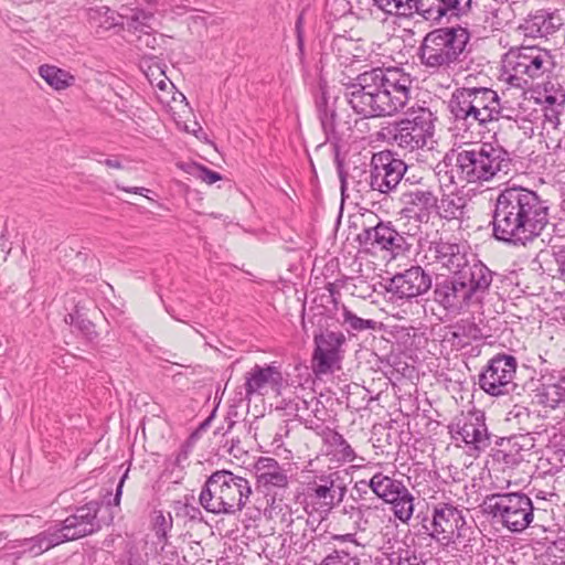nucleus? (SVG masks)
Returning <instances> with one entry per match:
<instances>
[{"instance_id": "nucleus-54", "label": "nucleus", "mask_w": 565, "mask_h": 565, "mask_svg": "<svg viewBox=\"0 0 565 565\" xmlns=\"http://www.w3.org/2000/svg\"><path fill=\"white\" fill-rule=\"evenodd\" d=\"M392 11L386 12L387 14H395L404 18H412L417 14V11H413L411 2H404V0H391Z\"/></svg>"}, {"instance_id": "nucleus-49", "label": "nucleus", "mask_w": 565, "mask_h": 565, "mask_svg": "<svg viewBox=\"0 0 565 565\" xmlns=\"http://www.w3.org/2000/svg\"><path fill=\"white\" fill-rule=\"evenodd\" d=\"M455 337H465L469 341H478L486 338L483 329L480 328L472 319H462L455 326Z\"/></svg>"}, {"instance_id": "nucleus-62", "label": "nucleus", "mask_w": 565, "mask_h": 565, "mask_svg": "<svg viewBox=\"0 0 565 565\" xmlns=\"http://www.w3.org/2000/svg\"><path fill=\"white\" fill-rule=\"evenodd\" d=\"M127 476H128V470H126V472L122 475V477L120 478V480L117 484L116 493H115L114 501H113L114 505H119V503H120V498L122 494V487H124Z\"/></svg>"}, {"instance_id": "nucleus-10", "label": "nucleus", "mask_w": 565, "mask_h": 565, "mask_svg": "<svg viewBox=\"0 0 565 565\" xmlns=\"http://www.w3.org/2000/svg\"><path fill=\"white\" fill-rule=\"evenodd\" d=\"M406 116L388 124L383 130L391 143L414 151L426 147L429 138L434 136L437 117L425 106L416 105L408 108Z\"/></svg>"}, {"instance_id": "nucleus-4", "label": "nucleus", "mask_w": 565, "mask_h": 565, "mask_svg": "<svg viewBox=\"0 0 565 565\" xmlns=\"http://www.w3.org/2000/svg\"><path fill=\"white\" fill-rule=\"evenodd\" d=\"M455 177L467 184L482 185L486 182L507 177L515 166L512 153L498 142H482L460 149L455 154Z\"/></svg>"}, {"instance_id": "nucleus-12", "label": "nucleus", "mask_w": 565, "mask_h": 565, "mask_svg": "<svg viewBox=\"0 0 565 565\" xmlns=\"http://www.w3.org/2000/svg\"><path fill=\"white\" fill-rule=\"evenodd\" d=\"M370 167V184H373V192L383 198L399 191L403 178L408 171L407 163L392 150L373 153Z\"/></svg>"}, {"instance_id": "nucleus-17", "label": "nucleus", "mask_w": 565, "mask_h": 565, "mask_svg": "<svg viewBox=\"0 0 565 565\" xmlns=\"http://www.w3.org/2000/svg\"><path fill=\"white\" fill-rule=\"evenodd\" d=\"M315 349L312 352V367L316 374L332 373L340 369L344 356L343 347L348 338L343 331L328 330L313 334Z\"/></svg>"}, {"instance_id": "nucleus-63", "label": "nucleus", "mask_w": 565, "mask_h": 565, "mask_svg": "<svg viewBox=\"0 0 565 565\" xmlns=\"http://www.w3.org/2000/svg\"><path fill=\"white\" fill-rule=\"evenodd\" d=\"M354 490L358 491L359 495L363 499V494H367L370 490V480H360L354 484Z\"/></svg>"}, {"instance_id": "nucleus-57", "label": "nucleus", "mask_w": 565, "mask_h": 565, "mask_svg": "<svg viewBox=\"0 0 565 565\" xmlns=\"http://www.w3.org/2000/svg\"><path fill=\"white\" fill-rule=\"evenodd\" d=\"M564 107H553L546 105L545 107V119L550 121L554 127L559 125V115L562 114Z\"/></svg>"}, {"instance_id": "nucleus-24", "label": "nucleus", "mask_w": 565, "mask_h": 565, "mask_svg": "<svg viewBox=\"0 0 565 565\" xmlns=\"http://www.w3.org/2000/svg\"><path fill=\"white\" fill-rule=\"evenodd\" d=\"M434 301L447 312L459 313L468 308L471 302L467 300L465 285H461L457 275L436 278L433 289Z\"/></svg>"}, {"instance_id": "nucleus-9", "label": "nucleus", "mask_w": 565, "mask_h": 565, "mask_svg": "<svg viewBox=\"0 0 565 565\" xmlns=\"http://www.w3.org/2000/svg\"><path fill=\"white\" fill-rule=\"evenodd\" d=\"M416 519L423 523L424 533L441 546H467L473 530L468 525L462 511L451 503L439 502L431 507V515L418 513Z\"/></svg>"}, {"instance_id": "nucleus-36", "label": "nucleus", "mask_w": 565, "mask_h": 565, "mask_svg": "<svg viewBox=\"0 0 565 565\" xmlns=\"http://www.w3.org/2000/svg\"><path fill=\"white\" fill-rule=\"evenodd\" d=\"M334 313L321 311L309 308L306 311V307L302 308L301 327L303 332L309 337V330L312 329V335L330 330L329 321L334 318Z\"/></svg>"}, {"instance_id": "nucleus-52", "label": "nucleus", "mask_w": 565, "mask_h": 565, "mask_svg": "<svg viewBox=\"0 0 565 565\" xmlns=\"http://www.w3.org/2000/svg\"><path fill=\"white\" fill-rule=\"evenodd\" d=\"M172 516L170 513L167 515L159 511L154 516L153 530L159 541L167 542V534L172 529Z\"/></svg>"}, {"instance_id": "nucleus-14", "label": "nucleus", "mask_w": 565, "mask_h": 565, "mask_svg": "<svg viewBox=\"0 0 565 565\" xmlns=\"http://www.w3.org/2000/svg\"><path fill=\"white\" fill-rule=\"evenodd\" d=\"M448 433L454 440H458L466 444L469 450L477 452L486 450L492 444L494 435L489 433L486 425V413L481 409L473 408L467 414H462L461 417L455 418L448 425Z\"/></svg>"}, {"instance_id": "nucleus-2", "label": "nucleus", "mask_w": 565, "mask_h": 565, "mask_svg": "<svg viewBox=\"0 0 565 565\" xmlns=\"http://www.w3.org/2000/svg\"><path fill=\"white\" fill-rule=\"evenodd\" d=\"M550 222V205L536 191L512 185L500 190L491 212L492 237L512 247H526Z\"/></svg>"}, {"instance_id": "nucleus-61", "label": "nucleus", "mask_w": 565, "mask_h": 565, "mask_svg": "<svg viewBox=\"0 0 565 565\" xmlns=\"http://www.w3.org/2000/svg\"><path fill=\"white\" fill-rule=\"evenodd\" d=\"M302 20V14H300L296 21L297 42L300 51L303 49Z\"/></svg>"}, {"instance_id": "nucleus-29", "label": "nucleus", "mask_w": 565, "mask_h": 565, "mask_svg": "<svg viewBox=\"0 0 565 565\" xmlns=\"http://www.w3.org/2000/svg\"><path fill=\"white\" fill-rule=\"evenodd\" d=\"M476 6L483 13L484 28L502 30L513 22L514 10L507 0H476Z\"/></svg>"}, {"instance_id": "nucleus-44", "label": "nucleus", "mask_w": 565, "mask_h": 565, "mask_svg": "<svg viewBox=\"0 0 565 565\" xmlns=\"http://www.w3.org/2000/svg\"><path fill=\"white\" fill-rule=\"evenodd\" d=\"M326 290L327 292L318 294L315 296L312 306L309 308L337 315L340 308V302L338 299L340 292L337 290L334 284L332 282L327 284Z\"/></svg>"}, {"instance_id": "nucleus-43", "label": "nucleus", "mask_w": 565, "mask_h": 565, "mask_svg": "<svg viewBox=\"0 0 565 565\" xmlns=\"http://www.w3.org/2000/svg\"><path fill=\"white\" fill-rule=\"evenodd\" d=\"M539 417L530 408L515 404L507 414V422L519 428L521 433H531L534 426V420Z\"/></svg>"}, {"instance_id": "nucleus-18", "label": "nucleus", "mask_w": 565, "mask_h": 565, "mask_svg": "<svg viewBox=\"0 0 565 565\" xmlns=\"http://www.w3.org/2000/svg\"><path fill=\"white\" fill-rule=\"evenodd\" d=\"M256 490L265 495L267 502L275 503L277 497H282L289 486L286 469L270 457H259L254 463Z\"/></svg>"}, {"instance_id": "nucleus-8", "label": "nucleus", "mask_w": 565, "mask_h": 565, "mask_svg": "<svg viewBox=\"0 0 565 565\" xmlns=\"http://www.w3.org/2000/svg\"><path fill=\"white\" fill-rule=\"evenodd\" d=\"M502 63L507 82L520 88L527 87L530 79L548 75L556 66L551 51L536 45L510 49Z\"/></svg>"}, {"instance_id": "nucleus-16", "label": "nucleus", "mask_w": 565, "mask_h": 565, "mask_svg": "<svg viewBox=\"0 0 565 565\" xmlns=\"http://www.w3.org/2000/svg\"><path fill=\"white\" fill-rule=\"evenodd\" d=\"M431 287V275L419 265L396 273L385 284V290L392 301H412L427 294Z\"/></svg>"}, {"instance_id": "nucleus-1", "label": "nucleus", "mask_w": 565, "mask_h": 565, "mask_svg": "<svg viewBox=\"0 0 565 565\" xmlns=\"http://www.w3.org/2000/svg\"><path fill=\"white\" fill-rule=\"evenodd\" d=\"M352 110L364 119L393 117L411 99L413 78L404 68L373 67L340 79Z\"/></svg>"}, {"instance_id": "nucleus-37", "label": "nucleus", "mask_w": 565, "mask_h": 565, "mask_svg": "<svg viewBox=\"0 0 565 565\" xmlns=\"http://www.w3.org/2000/svg\"><path fill=\"white\" fill-rule=\"evenodd\" d=\"M308 531L312 532L313 530H308L307 519H303L302 516L292 519V514L289 513V520L286 525L285 533L289 536L290 545L295 546V548L300 552H305L310 542V540L307 537Z\"/></svg>"}, {"instance_id": "nucleus-22", "label": "nucleus", "mask_w": 565, "mask_h": 565, "mask_svg": "<svg viewBox=\"0 0 565 565\" xmlns=\"http://www.w3.org/2000/svg\"><path fill=\"white\" fill-rule=\"evenodd\" d=\"M411 2L426 21L439 22L444 17L461 18L471 11L472 0H404Z\"/></svg>"}, {"instance_id": "nucleus-31", "label": "nucleus", "mask_w": 565, "mask_h": 565, "mask_svg": "<svg viewBox=\"0 0 565 565\" xmlns=\"http://www.w3.org/2000/svg\"><path fill=\"white\" fill-rule=\"evenodd\" d=\"M561 24L559 17L545 10H539L525 20L522 29L525 35L543 38L554 33Z\"/></svg>"}, {"instance_id": "nucleus-35", "label": "nucleus", "mask_w": 565, "mask_h": 565, "mask_svg": "<svg viewBox=\"0 0 565 565\" xmlns=\"http://www.w3.org/2000/svg\"><path fill=\"white\" fill-rule=\"evenodd\" d=\"M342 310V319L338 320L340 324L344 328L348 339L353 337H358L359 333L367 331V330H376L377 321L373 319H364L356 316L352 310H350L345 305H341Z\"/></svg>"}, {"instance_id": "nucleus-33", "label": "nucleus", "mask_w": 565, "mask_h": 565, "mask_svg": "<svg viewBox=\"0 0 565 565\" xmlns=\"http://www.w3.org/2000/svg\"><path fill=\"white\" fill-rule=\"evenodd\" d=\"M322 444L326 449V456H328L332 461L342 465L352 462L356 459V452L352 446L343 435L335 429L329 434L328 438H326Z\"/></svg>"}, {"instance_id": "nucleus-64", "label": "nucleus", "mask_w": 565, "mask_h": 565, "mask_svg": "<svg viewBox=\"0 0 565 565\" xmlns=\"http://www.w3.org/2000/svg\"><path fill=\"white\" fill-rule=\"evenodd\" d=\"M188 457H189V448L186 445H183L175 457V465L179 466L182 461L186 460Z\"/></svg>"}, {"instance_id": "nucleus-32", "label": "nucleus", "mask_w": 565, "mask_h": 565, "mask_svg": "<svg viewBox=\"0 0 565 565\" xmlns=\"http://www.w3.org/2000/svg\"><path fill=\"white\" fill-rule=\"evenodd\" d=\"M57 545L58 541L49 526L34 536L13 541L10 548L21 547L29 557H36Z\"/></svg>"}, {"instance_id": "nucleus-55", "label": "nucleus", "mask_w": 565, "mask_h": 565, "mask_svg": "<svg viewBox=\"0 0 565 565\" xmlns=\"http://www.w3.org/2000/svg\"><path fill=\"white\" fill-rule=\"evenodd\" d=\"M306 428L313 430L319 437H321L322 443L328 438L329 434L333 430V428L326 426L323 423H317L315 420H306Z\"/></svg>"}, {"instance_id": "nucleus-20", "label": "nucleus", "mask_w": 565, "mask_h": 565, "mask_svg": "<svg viewBox=\"0 0 565 565\" xmlns=\"http://www.w3.org/2000/svg\"><path fill=\"white\" fill-rule=\"evenodd\" d=\"M467 244L454 236H438L428 244L426 258L456 274L470 258Z\"/></svg>"}, {"instance_id": "nucleus-42", "label": "nucleus", "mask_w": 565, "mask_h": 565, "mask_svg": "<svg viewBox=\"0 0 565 565\" xmlns=\"http://www.w3.org/2000/svg\"><path fill=\"white\" fill-rule=\"evenodd\" d=\"M537 94V99L545 105L553 107L565 106V87L556 79L544 82Z\"/></svg>"}, {"instance_id": "nucleus-38", "label": "nucleus", "mask_w": 565, "mask_h": 565, "mask_svg": "<svg viewBox=\"0 0 565 565\" xmlns=\"http://www.w3.org/2000/svg\"><path fill=\"white\" fill-rule=\"evenodd\" d=\"M39 75L56 90L66 89L75 82V77L70 72L50 64L41 65Z\"/></svg>"}, {"instance_id": "nucleus-58", "label": "nucleus", "mask_w": 565, "mask_h": 565, "mask_svg": "<svg viewBox=\"0 0 565 565\" xmlns=\"http://www.w3.org/2000/svg\"><path fill=\"white\" fill-rule=\"evenodd\" d=\"M555 262L557 264L558 277L565 281V249L554 253Z\"/></svg>"}, {"instance_id": "nucleus-40", "label": "nucleus", "mask_w": 565, "mask_h": 565, "mask_svg": "<svg viewBox=\"0 0 565 565\" xmlns=\"http://www.w3.org/2000/svg\"><path fill=\"white\" fill-rule=\"evenodd\" d=\"M392 498L393 501L387 503L392 505L394 516L402 523H407L414 513V495L405 486Z\"/></svg>"}, {"instance_id": "nucleus-30", "label": "nucleus", "mask_w": 565, "mask_h": 565, "mask_svg": "<svg viewBox=\"0 0 565 565\" xmlns=\"http://www.w3.org/2000/svg\"><path fill=\"white\" fill-rule=\"evenodd\" d=\"M385 550L383 554L386 556L387 565H426L428 562L425 553L417 552L405 541H396Z\"/></svg>"}, {"instance_id": "nucleus-47", "label": "nucleus", "mask_w": 565, "mask_h": 565, "mask_svg": "<svg viewBox=\"0 0 565 565\" xmlns=\"http://www.w3.org/2000/svg\"><path fill=\"white\" fill-rule=\"evenodd\" d=\"M320 565H361V559L348 550L334 548L322 558Z\"/></svg>"}, {"instance_id": "nucleus-7", "label": "nucleus", "mask_w": 565, "mask_h": 565, "mask_svg": "<svg viewBox=\"0 0 565 565\" xmlns=\"http://www.w3.org/2000/svg\"><path fill=\"white\" fill-rule=\"evenodd\" d=\"M480 509L512 533H522L534 520V503L522 491H498L483 498Z\"/></svg>"}, {"instance_id": "nucleus-53", "label": "nucleus", "mask_w": 565, "mask_h": 565, "mask_svg": "<svg viewBox=\"0 0 565 565\" xmlns=\"http://www.w3.org/2000/svg\"><path fill=\"white\" fill-rule=\"evenodd\" d=\"M177 516L192 522L203 521V514L200 508L190 503H183L177 508Z\"/></svg>"}, {"instance_id": "nucleus-59", "label": "nucleus", "mask_w": 565, "mask_h": 565, "mask_svg": "<svg viewBox=\"0 0 565 565\" xmlns=\"http://www.w3.org/2000/svg\"><path fill=\"white\" fill-rule=\"evenodd\" d=\"M422 180H423V178L415 179L414 175L413 177L408 175V171H407L403 178L401 185H399L401 192L405 189H414L416 186H419L422 184Z\"/></svg>"}, {"instance_id": "nucleus-46", "label": "nucleus", "mask_w": 565, "mask_h": 565, "mask_svg": "<svg viewBox=\"0 0 565 565\" xmlns=\"http://www.w3.org/2000/svg\"><path fill=\"white\" fill-rule=\"evenodd\" d=\"M87 18L93 26L110 30L117 25L116 12L106 6H97L87 10Z\"/></svg>"}, {"instance_id": "nucleus-23", "label": "nucleus", "mask_w": 565, "mask_h": 565, "mask_svg": "<svg viewBox=\"0 0 565 565\" xmlns=\"http://www.w3.org/2000/svg\"><path fill=\"white\" fill-rule=\"evenodd\" d=\"M284 377L278 366L273 364H255L245 374L244 393L239 392L238 401H250L255 394H263L262 391L269 386L273 391L279 392L282 387Z\"/></svg>"}, {"instance_id": "nucleus-28", "label": "nucleus", "mask_w": 565, "mask_h": 565, "mask_svg": "<svg viewBox=\"0 0 565 565\" xmlns=\"http://www.w3.org/2000/svg\"><path fill=\"white\" fill-rule=\"evenodd\" d=\"M334 163L340 180V189L342 194L348 189L349 182L360 193L373 192V184H370L371 167L354 166L350 171L344 169V159L340 156V147H335Z\"/></svg>"}, {"instance_id": "nucleus-6", "label": "nucleus", "mask_w": 565, "mask_h": 565, "mask_svg": "<svg viewBox=\"0 0 565 565\" xmlns=\"http://www.w3.org/2000/svg\"><path fill=\"white\" fill-rule=\"evenodd\" d=\"M252 493L247 479L222 469L206 478L199 502L209 513L234 515L247 505Z\"/></svg>"}, {"instance_id": "nucleus-25", "label": "nucleus", "mask_w": 565, "mask_h": 565, "mask_svg": "<svg viewBox=\"0 0 565 565\" xmlns=\"http://www.w3.org/2000/svg\"><path fill=\"white\" fill-rule=\"evenodd\" d=\"M317 70L319 71L318 87L320 90V96L316 100L317 113L326 139L332 143L333 151L335 152V147H339L341 140V135L337 130L338 115L335 109L328 104V82L322 74L323 67L317 66Z\"/></svg>"}, {"instance_id": "nucleus-27", "label": "nucleus", "mask_w": 565, "mask_h": 565, "mask_svg": "<svg viewBox=\"0 0 565 565\" xmlns=\"http://www.w3.org/2000/svg\"><path fill=\"white\" fill-rule=\"evenodd\" d=\"M347 493V487H307L305 493V510L311 509V512L328 514L337 504L341 503Z\"/></svg>"}, {"instance_id": "nucleus-60", "label": "nucleus", "mask_w": 565, "mask_h": 565, "mask_svg": "<svg viewBox=\"0 0 565 565\" xmlns=\"http://www.w3.org/2000/svg\"><path fill=\"white\" fill-rule=\"evenodd\" d=\"M536 500L544 501L545 503H553L554 500L558 499L555 492L537 491L535 494Z\"/></svg>"}, {"instance_id": "nucleus-45", "label": "nucleus", "mask_w": 565, "mask_h": 565, "mask_svg": "<svg viewBox=\"0 0 565 565\" xmlns=\"http://www.w3.org/2000/svg\"><path fill=\"white\" fill-rule=\"evenodd\" d=\"M531 397L533 404L546 408L554 409L561 404L559 396H556V391L547 380L541 379V384L532 391Z\"/></svg>"}, {"instance_id": "nucleus-19", "label": "nucleus", "mask_w": 565, "mask_h": 565, "mask_svg": "<svg viewBox=\"0 0 565 565\" xmlns=\"http://www.w3.org/2000/svg\"><path fill=\"white\" fill-rule=\"evenodd\" d=\"M455 275L459 278L460 284L465 285L467 300H470L471 305H479L489 294L495 273L477 259L476 255L470 254L466 265Z\"/></svg>"}, {"instance_id": "nucleus-15", "label": "nucleus", "mask_w": 565, "mask_h": 565, "mask_svg": "<svg viewBox=\"0 0 565 565\" xmlns=\"http://www.w3.org/2000/svg\"><path fill=\"white\" fill-rule=\"evenodd\" d=\"M356 242L367 249L386 252L393 257L406 254L412 247L405 233L398 232L391 221L383 220L374 226L364 227L358 234Z\"/></svg>"}, {"instance_id": "nucleus-48", "label": "nucleus", "mask_w": 565, "mask_h": 565, "mask_svg": "<svg viewBox=\"0 0 565 565\" xmlns=\"http://www.w3.org/2000/svg\"><path fill=\"white\" fill-rule=\"evenodd\" d=\"M181 168L189 174L196 177L207 184H213L220 180H222V174L217 171L211 170L207 167L192 162L182 164Z\"/></svg>"}, {"instance_id": "nucleus-39", "label": "nucleus", "mask_w": 565, "mask_h": 565, "mask_svg": "<svg viewBox=\"0 0 565 565\" xmlns=\"http://www.w3.org/2000/svg\"><path fill=\"white\" fill-rule=\"evenodd\" d=\"M465 205L463 198L444 194L440 200L437 198V209L434 214L446 221L459 220L463 215Z\"/></svg>"}, {"instance_id": "nucleus-26", "label": "nucleus", "mask_w": 565, "mask_h": 565, "mask_svg": "<svg viewBox=\"0 0 565 565\" xmlns=\"http://www.w3.org/2000/svg\"><path fill=\"white\" fill-rule=\"evenodd\" d=\"M495 445L500 447L497 457L508 466H516L524 460V454L530 452L535 446V439L531 433H520L510 437H497Z\"/></svg>"}, {"instance_id": "nucleus-5", "label": "nucleus", "mask_w": 565, "mask_h": 565, "mask_svg": "<svg viewBox=\"0 0 565 565\" xmlns=\"http://www.w3.org/2000/svg\"><path fill=\"white\" fill-rule=\"evenodd\" d=\"M470 32L461 26H444L429 31L422 40L416 55L430 74H443L463 60Z\"/></svg>"}, {"instance_id": "nucleus-3", "label": "nucleus", "mask_w": 565, "mask_h": 565, "mask_svg": "<svg viewBox=\"0 0 565 565\" xmlns=\"http://www.w3.org/2000/svg\"><path fill=\"white\" fill-rule=\"evenodd\" d=\"M455 129L472 137L489 124L501 118L511 119L512 108L501 104L498 93L482 86L457 87L447 103Z\"/></svg>"}, {"instance_id": "nucleus-13", "label": "nucleus", "mask_w": 565, "mask_h": 565, "mask_svg": "<svg viewBox=\"0 0 565 565\" xmlns=\"http://www.w3.org/2000/svg\"><path fill=\"white\" fill-rule=\"evenodd\" d=\"M100 508L102 503L99 501H89L75 508L74 512L63 521L51 525L50 527L58 541V545L97 533L102 529V523L97 516Z\"/></svg>"}, {"instance_id": "nucleus-51", "label": "nucleus", "mask_w": 565, "mask_h": 565, "mask_svg": "<svg viewBox=\"0 0 565 565\" xmlns=\"http://www.w3.org/2000/svg\"><path fill=\"white\" fill-rule=\"evenodd\" d=\"M542 380L551 382V386L556 391V396H559V401L565 402V369L548 371V369H542Z\"/></svg>"}, {"instance_id": "nucleus-21", "label": "nucleus", "mask_w": 565, "mask_h": 565, "mask_svg": "<svg viewBox=\"0 0 565 565\" xmlns=\"http://www.w3.org/2000/svg\"><path fill=\"white\" fill-rule=\"evenodd\" d=\"M401 214L427 224L437 209V195L429 188L416 186L401 192Z\"/></svg>"}, {"instance_id": "nucleus-34", "label": "nucleus", "mask_w": 565, "mask_h": 565, "mask_svg": "<svg viewBox=\"0 0 565 565\" xmlns=\"http://www.w3.org/2000/svg\"><path fill=\"white\" fill-rule=\"evenodd\" d=\"M405 487L402 480L394 479L383 472H376L370 479V490L385 503L393 501L395 497Z\"/></svg>"}, {"instance_id": "nucleus-41", "label": "nucleus", "mask_w": 565, "mask_h": 565, "mask_svg": "<svg viewBox=\"0 0 565 565\" xmlns=\"http://www.w3.org/2000/svg\"><path fill=\"white\" fill-rule=\"evenodd\" d=\"M64 321L75 328L89 342L98 338L95 324L81 311L78 305L65 316Z\"/></svg>"}, {"instance_id": "nucleus-50", "label": "nucleus", "mask_w": 565, "mask_h": 565, "mask_svg": "<svg viewBox=\"0 0 565 565\" xmlns=\"http://www.w3.org/2000/svg\"><path fill=\"white\" fill-rule=\"evenodd\" d=\"M332 487L340 489L347 487L340 471H316L313 480L307 487Z\"/></svg>"}, {"instance_id": "nucleus-56", "label": "nucleus", "mask_w": 565, "mask_h": 565, "mask_svg": "<svg viewBox=\"0 0 565 565\" xmlns=\"http://www.w3.org/2000/svg\"><path fill=\"white\" fill-rule=\"evenodd\" d=\"M223 448H225V451L228 455H232L236 458H238L242 454L245 452V450L241 447V439L239 437H232L230 440H226L223 445Z\"/></svg>"}, {"instance_id": "nucleus-11", "label": "nucleus", "mask_w": 565, "mask_h": 565, "mask_svg": "<svg viewBox=\"0 0 565 565\" xmlns=\"http://www.w3.org/2000/svg\"><path fill=\"white\" fill-rule=\"evenodd\" d=\"M518 360L513 354L500 352L488 360L478 374V385L492 397L509 395L515 388Z\"/></svg>"}]
</instances>
